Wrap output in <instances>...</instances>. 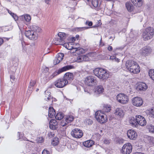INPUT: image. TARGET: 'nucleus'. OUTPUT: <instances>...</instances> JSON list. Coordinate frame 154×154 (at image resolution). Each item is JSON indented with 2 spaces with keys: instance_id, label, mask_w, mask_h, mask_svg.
I'll return each instance as SVG.
<instances>
[{
  "instance_id": "nucleus-3",
  "label": "nucleus",
  "mask_w": 154,
  "mask_h": 154,
  "mask_svg": "<svg viewBox=\"0 0 154 154\" xmlns=\"http://www.w3.org/2000/svg\"><path fill=\"white\" fill-rule=\"evenodd\" d=\"M102 111L98 110L95 113V117L98 122L100 123H104L107 120V116L103 113Z\"/></svg>"
},
{
  "instance_id": "nucleus-1",
  "label": "nucleus",
  "mask_w": 154,
  "mask_h": 154,
  "mask_svg": "<svg viewBox=\"0 0 154 154\" xmlns=\"http://www.w3.org/2000/svg\"><path fill=\"white\" fill-rule=\"evenodd\" d=\"M125 66L128 71L131 73L137 74L140 72L139 66L134 61L131 60H128L126 63Z\"/></svg>"
},
{
  "instance_id": "nucleus-53",
  "label": "nucleus",
  "mask_w": 154,
  "mask_h": 154,
  "mask_svg": "<svg viewBox=\"0 0 154 154\" xmlns=\"http://www.w3.org/2000/svg\"><path fill=\"white\" fill-rule=\"evenodd\" d=\"M10 77L11 79V81L12 82L13 81H14L15 79V77L14 75H10Z\"/></svg>"
},
{
  "instance_id": "nucleus-5",
  "label": "nucleus",
  "mask_w": 154,
  "mask_h": 154,
  "mask_svg": "<svg viewBox=\"0 0 154 154\" xmlns=\"http://www.w3.org/2000/svg\"><path fill=\"white\" fill-rule=\"evenodd\" d=\"M85 81V84L88 86H93L96 85L97 83L96 78L92 75L87 77Z\"/></svg>"
},
{
  "instance_id": "nucleus-59",
  "label": "nucleus",
  "mask_w": 154,
  "mask_h": 154,
  "mask_svg": "<svg viewBox=\"0 0 154 154\" xmlns=\"http://www.w3.org/2000/svg\"><path fill=\"white\" fill-rule=\"evenodd\" d=\"M4 42L3 39L0 38V46H1L3 43Z\"/></svg>"
},
{
  "instance_id": "nucleus-15",
  "label": "nucleus",
  "mask_w": 154,
  "mask_h": 154,
  "mask_svg": "<svg viewBox=\"0 0 154 154\" xmlns=\"http://www.w3.org/2000/svg\"><path fill=\"white\" fill-rule=\"evenodd\" d=\"M114 114L117 118H123L125 114L123 109L120 108H117L115 110Z\"/></svg>"
},
{
  "instance_id": "nucleus-61",
  "label": "nucleus",
  "mask_w": 154,
  "mask_h": 154,
  "mask_svg": "<svg viewBox=\"0 0 154 154\" xmlns=\"http://www.w3.org/2000/svg\"><path fill=\"white\" fill-rule=\"evenodd\" d=\"M8 13L12 16V14H14V13H12L11 11L8 10Z\"/></svg>"
},
{
  "instance_id": "nucleus-11",
  "label": "nucleus",
  "mask_w": 154,
  "mask_h": 154,
  "mask_svg": "<svg viewBox=\"0 0 154 154\" xmlns=\"http://www.w3.org/2000/svg\"><path fill=\"white\" fill-rule=\"evenodd\" d=\"M25 36L30 40H35L37 38V35L31 30L26 31L25 32Z\"/></svg>"
},
{
  "instance_id": "nucleus-57",
  "label": "nucleus",
  "mask_w": 154,
  "mask_h": 154,
  "mask_svg": "<svg viewBox=\"0 0 154 154\" xmlns=\"http://www.w3.org/2000/svg\"><path fill=\"white\" fill-rule=\"evenodd\" d=\"M120 60L119 59V58H117L116 57V58H115L114 60V61L118 63L120 62Z\"/></svg>"
},
{
  "instance_id": "nucleus-26",
  "label": "nucleus",
  "mask_w": 154,
  "mask_h": 154,
  "mask_svg": "<svg viewBox=\"0 0 154 154\" xmlns=\"http://www.w3.org/2000/svg\"><path fill=\"white\" fill-rule=\"evenodd\" d=\"M131 1L137 7H140L142 4V0H131Z\"/></svg>"
},
{
  "instance_id": "nucleus-34",
  "label": "nucleus",
  "mask_w": 154,
  "mask_h": 154,
  "mask_svg": "<svg viewBox=\"0 0 154 154\" xmlns=\"http://www.w3.org/2000/svg\"><path fill=\"white\" fill-rule=\"evenodd\" d=\"M147 142L149 144L152 145L154 144V137L148 136L147 137Z\"/></svg>"
},
{
  "instance_id": "nucleus-13",
  "label": "nucleus",
  "mask_w": 154,
  "mask_h": 154,
  "mask_svg": "<svg viewBox=\"0 0 154 154\" xmlns=\"http://www.w3.org/2000/svg\"><path fill=\"white\" fill-rule=\"evenodd\" d=\"M137 118V125H139L141 126H144L146 125V121L143 116L140 115H137L136 116Z\"/></svg>"
},
{
  "instance_id": "nucleus-50",
  "label": "nucleus",
  "mask_w": 154,
  "mask_h": 154,
  "mask_svg": "<svg viewBox=\"0 0 154 154\" xmlns=\"http://www.w3.org/2000/svg\"><path fill=\"white\" fill-rule=\"evenodd\" d=\"M110 140L106 138L103 141L104 143L106 144H108L110 143Z\"/></svg>"
},
{
  "instance_id": "nucleus-17",
  "label": "nucleus",
  "mask_w": 154,
  "mask_h": 154,
  "mask_svg": "<svg viewBox=\"0 0 154 154\" xmlns=\"http://www.w3.org/2000/svg\"><path fill=\"white\" fill-rule=\"evenodd\" d=\"M63 78L64 79L66 82H67L68 84L69 82H71L73 80V74L71 72H67L64 74Z\"/></svg>"
},
{
  "instance_id": "nucleus-63",
  "label": "nucleus",
  "mask_w": 154,
  "mask_h": 154,
  "mask_svg": "<svg viewBox=\"0 0 154 154\" xmlns=\"http://www.w3.org/2000/svg\"><path fill=\"white\" fill-rule=\"evenodd\" d=\"M72 41L74 42L75 41V37H73L72 38Z\"/></svg>"
},
{
  "instance_id": "nucleus-9",
  "label": "nucleus",
  "mask_w": 154,
  "mask_h": 154,
  "mask_svg": "<svg viewBox=\"0 0 154 154\" xmlns=\"http://www.w3.org/2000/svg\"><path fill=\"white\" fill-rule=\"evenodd\" d=\"M67 84V82L63 78L57 79L54 82V85L58 88H62L65 86Z\"/></svg>"
},
{
  "instance_id": "nucleus-4",
  "label": "nucleus",
  "mask_w": 154,
  "mask_h": 154,
  "mask_svg": "<svg viewBox=\"0 0 154 154\" xmlns=\"http://www.w3.org/2000/svg\"><path fill=\"white\" fill-rule=\"evenodd\" d=\"M154 33L153 29L151 27L146 28L143 33V37L144 40L146 41L151 39Z\"/></svg>"
},
{
  "instance_id": "nucleus-19",
  "label": "nucleus",
  "mask_w": 154,
  "mask_h": 154,
  "mask_svg": "<svg viewBox=\"0 0 154 154\" xmlns=\"http://www.w3.org/2000/svg\"><path fill=\"white\" fill-rule=\"evenodd\" d=\"M59 38H58L57 41L59 42V45H61L64 42V40L65 38L66 34L64 32H59L58 34Z\"/></svg>"
},
{
  "instance_id": "nucleus-45",
  "label": "nucleus",
  "mask_w": 154,
  "mask_h": 154,
  "mask_svg": "<svg viewBox=\"0 0 154 154\" xmlns=\"http://www.w3.org/2000/svg\"><path fill=\"white\" fill-rule=\"evenodd\" d=\"M60 62V61L58 60V59L56 57L54 60V64L55 65H56L58 64Z\"/></svg>"
},
{
  "instance_id": "nucleus-23",
  "label": "nucleus",
  "mask_w": 154,
  "mask_h": 154,
  "mask_svg": "<svg viewBox=\"0 0 154 154\" xmlns=\"http://www.w3.org/2000/svg\"><path fill=\"white\" fill-rule=\"evenodd\" d=\"M94 142L92 140H89L84 142L83 144V145L87 147H90L94 144Z\"/></svg>"
},
{
  "instance_id": "nucleus-40",
  "label": "nucleus",
  "mask_w": 154,
  "mask_h": 154,
  "mask_svg": "<svg viewBox=\"0 0 154 154\" xmlns=\"http://www.w3.org/2000/svg\"><path fill=\"white\" fill-rule=\"evenodd\" d=\"M64 57V54L62 53H59L58 54L57 56L56 57L58 60L60 61H61L63 59Z\"/></svg>"
},
{
  "instance_id": "nucleus-52",
  "label": "nucleus",
  "mask_w": 154,
  "mask_h": 154,
  "mask_svg": "<svg viewBox=\"0 0 154 154\" xmlns=\"http://www.w3.org/2000/svg\"><path fill=\"white\" fill-rule=\"evenodd\" d=\"M68 123L66 122L65 121V122H64L63 120V121H62L61 124V125L62 126H64L65 125H67Z\"/></svg>"
},
{
  "instance_id": "nucleus-33",
  "label": "nucleus",
  "mask_w": 154,
  "mask_h": 154,
  "mask_svg": "<svg viewBox=\"0 0 154 154\" xmlns=\"http://www.w3.org/2000/svg\"><path fill=\"white\" fill-rule=\"evenodd\" d=\"M35 84V81L31 80L29 82V85L28 91H29V92H31L33 88V87Z\"/></svg>"
},
{
  "instance_id": "nucleus-14",
  "label": "nucleus",
  "mask_w": 154,
  "mask_h": 154,
  "mask_svg": "<svg viewBox=\"0 0 154 154\" xmlns=\"http://www.w3.org/2000/svg\"><path fill=\"white\" fill-rule=\"evenodd\" d=\"M128 137L130 139L134 140L137 138V135L136 131L133 130H128L127 132Z\"/></svg>"
},
{
  "instance_id": "nucleus-36",
  "label": "nucleus",
  "mask_w": 154,
  "mask_h": 154,
  "mask_svg": "<svg viewBox=\"0 0 154 154\" xmlns=\"http://www.w3.org/2000/svg\"><path fill=\"white\" fill-rule=\"evenodd\" d=\"M74 117L72 116H68L66 117L65 121L68 124L69 123L72 122L74 119Z\"/></svg>"
},
{
  "instance_id": "nucleus-46",
  "label": "nucleus",
  "mask_w": 154,
  "mask_h": 154,
  "mask_svg": "<svg viewBox=\"0 0 154 154\" xmlns=\"http://www.w3.org/2000/svg\"><path fill=\"white\" fill-rule=\"evenodd\" d=\"M44 139L42 137H39L38 139V142L39 143H42L43 142Z\"/></svg>"
},
{
  "instance_id": "nucleus-44",
  "label": "nucleus",
  "mask_w": 154,
  "mask_h": 154,
  "mask_svg": "<svg viewBox=\"0 0 154 154\" xmlns=\"http://www.w3.org/2000/svg\"><path fill=\"white\" fill-rule=\"evenodd\" d=\"M71 45V43H67L64 44V46L68 50H71L72 49H74V48L73 46H71V48H69V44Z\"/></svg>"
},
{
  "instance_id": "nucleus-29",
  "label": "nucleus",
  "mask_w": 154,
  "mask_h": 154,
  "mask_svg": "<svg viewBox=\"0 0 154 154\" xmlns=\"http://www.w3.org/2000/svg\"><path fill=\"white\" fill-rule=\"evenodd\" d=\"M111 110V106L109 105H104L103 106V110L104 112H108Z\"/></svg>"
},
{
  "instance_id": "nucleus-55",
  "label": "nucleus",
  "mask_w": 154,
  "mask_h": 154,
  "mask_svg": "<svg viewBox=\"0 0 154 154\" xmlns=\"http://www.w3.org/2000/svg\"><path fill=\"white\" fill-rule=\"evenodd\" d=\"M48 135H49V136L51 137H53L54 136V134L52 132H50V133H49L48 134Z\"/></svg>"
},
{
  "instance_id": "nucleus-35",
  "label": "nucleus",
  "mask_w": 154,
  "mask_h": 154,
  "mask_svg": "<svg viewBox=\"0 0 154 154\" xmlns=\"http://www.w3.org/2000/svg\"><path fill=\"white\" fill-rule=\"evenodd\" d=\"M146 127L149 132L154 133V126L151 124H148Z\"/></svg>"
},
{
  "instance_id": "nucleus-64",
  "label": "nucleus",
  "mask_w": 154,
  "mask_h": 154,
  "mask_svg": "<svg viewBox=\"0 0 154 154\" xmlns=\"http://www.w3.org/2000/svg\"><path fill=\"white\" fill-rule=\"evenodd\" d=\"M10 38H5L6 39L7 41H8L9 39H10Z\"/></svg>"
},
{
  "instance_id": "nucleus-21",
  "label": "nucleus",
  "mask_w": 154,
  "mask_h": 154,
  "mask_svg": "<svg viewBox=\"0 0 154 154\" xmlns=\"http://www.w3.org/2000/svg\"><path fill=\"white\" fill-rule=\"evenodd\" d=\"M31 30L34 32L35 34L41 32V28L35 24H32L29 26V27Z\"/></svg>"
},
{
  "instance_id": "nucleus-42",
  "label": "nucleus",
  "mask_w": 154,
  "mask_h": 154,
  "mask_svg": "<svg viewBox=\"0 0 154 154\" xmlns=\"http://www.w3.org/2000/svg\"><path fill=\"white\" fill-rule=\"evenodd\" d=\"M124 141L125 140L124 139L120 138H118L116 140V142L119 144L123 143Z\"/></svg>"
},
{
  "instance_id": "nucleus-51",
  "label": "nucleus",
  "mask_w": 154,
  "mask_h": 154,
  "mask_svg": "<svg viewBox=\"0 0 154 154\" xmlns=\"http://www.w3.org/2000/svg\"><path fill=\"white\" fill-rule=\"evenodd\" d=\"M42 154H50L49 152L47 149H44L42 152Z\"/></svg>"
},
{
  "instance_id": "nucleus-49",
  "label": "nucleus",
  "mask_w": 154,
  "mask_h": 154,
  "mask_svg": "<svg viewBox=\"0 0 154 154\" xmlns=\"http://www.w3.org/2000/svg\"><path fill=\"white\" fill-rule=\"evenodd\" d=\"M12 17L14 18L15 21L17 20L18 19V17L16 14H12Z\"/></svg>"
},
{
  "instance_id": "nucleus-58",
  "label": "nucleus",
  "mask_w": 154,
  "mask_h": 154,
  "mask_svg": "<svg viewBox=\"0 0 154 154\" xmlns=\"http://www.w3.org/2000/svg\"><path fill=\"white\" fill-rule=\"evenodd\" d=\"M108 50L109 51H112V48L111 46H109L108 47Z\"/></svg>"
},
{
  "instance_id": "nucleus-48",
  "label": "nucleus",
  "mask_w": 154,
  "mask_h": 154,
  "mask_svg": "<svg viewBox=\"0 0 154 154\" xmlns=\"http://www.w3.org/2000/svg\"><path fill=\"white\" fill-rule=\"evenodd\" d=\"M85 24L86 25H88L89 26H91L92 25L93 23L91 21L87 20L86 21Z\"/></svg>"
},
{
  "instance_id": "nucleus-39",
  "label": "nucleus",
  "mask_w": 154,
  "mask_h": 154,
  "mask_svg": "<svg viewBox=\"0 0 154 154\" xmlns=\"http://www.w3.org/2000/svg\"><path fill=\"white\" fill-rule=\"evenodd\" d=\"M58 138L54 137L51 142V144L53 146H55L58 145Z\"/></svg>"
},
{
  "instance_id": "nucleus-7",
  "label": "nucleus",
  "mask_w": 154,
  "mask_h": 154,
  "mask_svg": "<svg viewBox=\"0 0 154 154\" xmlns=\"http://www.w3.org/2000/svg\"><path fill=\"white\" fill-rule=\"evenodd\" d=\"M132 146L129 143L125 144L120 151L122 154H130L132 151Z\"/></svg>"
},
{
  "instance_id": "nucleus-32",
  "label": "nucleus",
  "mask_w": 154,
  "mask_h": 154,
  "mask_svg": "<svg viewBox=\"0 0 154 154\" xmlns=\"http://www.w3.org/2000/svg\"><path fill=\"white\" fill-rule=\"evenodd\" d=\"M74 49L75 50V51H76V53L79 54H82L85 52L84 49L82 48H74Z\"/></svg>"
},
{
  "instance_id": "nucleus-54",
  "label": "nucleus",
  "mask_w": 154,
  "mask_h": 154,
  "mask_svg": "<svg viewBox=\"0 0 154 154\" xmlns=\"http://www.w3.org/2000/svg\"><path fill=\"white\" fill-rule=\"evenodd\" d=\"M88 28H89L88 27H85L79 28V30L82 31V30H84V29H88Z\"/></svg>"
},
{
  "instance_id": "nucleus-43",
  "label": "nucleus",
  "mask_w": 154,
  "mask_h": 154,
  "mask_svg": "<svg viewBox=\"0 0 154 154\" xmlns=\"http://www.w3.org/2000/svg\"><path fill=\"white\" fill-rule=\"evenodd\" d=\"M149 113L150 116L151 117L154 118V107L151 109Z\"/></svg>"
},
{
  "instance_id": "nucleus-2",
  "label": "nucleus",
  "mask_w": 154,
  "mask_h": 154,
  "mask_svg": "<svg viewBox=\"0 0 154 154\" xmlns=\"http://www.w3.org/2000/svg\"><path fill=\"white\" fill-rule=\"evenodd\" d=\"M95 75L102 80L107 79L109 76V73L105 70L101 68H97L93 70Z\"/></svg>"
},
{
  "instance_id": "nucleus-24",
  "label": "nucleus",
  "mask_w": 154,
  "mask_h": 154,
  "mask_svg": "<svg viewBox=\"0 0 154 154\" xmlns=\"http://www.w3.org/2000/svg\"><path fill=\"white\" fill-rule=\"evenodd\" d=\"M56 112L55 110L52 107H50L49 108L48 116L49 117L52 118L54 116Z\"/></svg>"
},
{
  "instance_id": "nucleus-31",
  "label": "nucleus",
  "mask_w": 154,
  "mask_h": 154,
  "mask_svg": "<svg viewBox=\"0 0 154 154\" xmlns=\"http://www.w3.org/2000/svg\"><path fill=\"white\" fill-rule=\"evenodd\" d=\"M45 100L49 101L51 98V92L48 90L46 91L45 92Z\"/></svg>"
},
{
  "instance_id": "nucleus-28",
  "label": "nucleus",
  "mask_w": 154,
  "mask_h": 154,
  "mask_svg": "<svg viewBox=\"0 0 154 154\" xmlns=\"http://www.w3.org/2000/svg\"><path fill=\"white\" fill-rule=\"evenodd\" d=\"M78 60H80V61H88L89 60V57L84 55H81L78 57Z\"/></svg>"
},
{
  "instance_id": "nucleus-38",
  "label": "nucleus",
  "mask_w": 154,
  "mask_h": 154,
  "mask_svg": "<svg viewBox=\"0 0 154 154\" xmlns=\"http://www.w3.org/2000/svg\"><path fill=\"white\" fill-rule=\"evenodd\" d=\"M148 73L149 76L151 78V79L154 80V69H151L149 70L148 72Z\"/></svg>"
},
{
  "instance_id": "nucleus-20",
  "label": "nucleus",
  "mask_w": 154,
  "mask_h": 154,
  "mask_svg": "<svg viewBox=\"0 0 154 154\" xmlns=\"http://www.w3.org/2000/svg\"><path fill=\"white\" fill-rule=\"evenodd\" d=\"M49 127L53 130H56L58 128V123L55 119H51L49 122Z\"/></svg>"
},
{
  "instance_id": "nucleus-22",
  "label": "nucleus",
  "mask_w": 154,
  "mask_h": 154,
  "mask_svg": "<svg viewBox=\"0 0 154 154\" xmlns=\"http://www.w3.org/2000/svg\"><path fill=\"white\" fill-rule=\"evenodd\" d=\"M129 121L130 124L132 127H136L137 126V123L138 122H137L136 116L135 118L134 117H131L130 118Z\"/></svg>"
},
{
  "instance_id": "nucleus-18",
  "label": "nucleus",
  "mask_w": 154,
  "mask_h": 154,
  "mask_svg": "<svg viewBox=\"0 0 154 154\" xmlns=\"http://www.w3.org/2000/svg\"><path fill=\"white\" fill-rule=\"evenodd\" d=\"M146 84L143 82H139L137 84V89L140 91H145L147 88Z\"/></svg>"
},
{
  "instance_id": "nucleus-56",
  "label": "nucleus",
  "mask_w": 154,
  "mask_h": 154,
  "mask_svg": "<svg viewBox=\"0 0 154 154\" xmlns=\"http://www.w3.org/2000/svg\"><path fill=\"white\" fill-rule=\"evenodd\" d=\"M116 56L115 55L111 56L110 57V59L114 61V60L115 59V58H116Z\"/></svg>"
},
{
  "instance_id": "nucleus-27",
  "label": "nucleus",
  "mask_w": 154,
  "mask_h": 154,
  "mask_svg": "<svg viewBox=\"0 0 154 154\" xmlns=\"http://www.w3.org/2000/svg\"><path fill=\"white\" fill-rule=\"evenodd\" d=\"M103 88L101 85L98 86L95 89V92L97 94H100L103 91Z\"/></svg>"
},
{
  "instance_id": "nucleus-47",
  "label": "nucleus",
  "mask_w": 154,
  "mask_h": 154,
  "mask_svg": "<svg viewBox=\"0 0 154 154\" xmlns=\"http://www.w3.org/2000/svg\"><path fill=\"white\" fill-rule=\"evenodd\" d=\"M86 123L88 125H91L92 124V121L90 119H86Z\"/></svg>"
},
{
  "instance_id": "nucleus-12",
  "label": "nucleus",
  "mask_w": 154,
  "mask_h": 154,
  "mask_svg": "<svg viewBox=\"0 0 154 154\" xmlns=\"http://www.w3.org/2000/svg\"><path fill=\"white\" fill-rule=\"evenodd\" d=\"M133 104L136 106H140L143 103V101L140 97H136L132 100Z\"/></svg>"
},
{
  "instance_id": "nucleus-30",
  "label": "nucleus",
  "mask_w": 154,
  "mask_h": 154,
  "mask_svg": "<svg viewBox=\"0 0 154 154\" xmlns=\"http://www.w3.org/2000/svg\"><path fill=\"white\" fill-rule=\"evenodd\" d=\"M126 7L128 10L130 12L132 11L134 9V6L129 2H127L126 4Z\"/></svg>"
},
{
  "instance_id": "nucleus-6",
  "label": "nucleus",
  "mask_w": 154,
  "mask_h": 154,
  "mask_svg": "<svg viewBox=\"0 0 154 154\" xmlns=\"http://www.w3.org/2000/svg\"><path fill=\"white\" fill-rule=\"evenodd\" d=\"M74 68V66L72 65H67L64 66L59 69L57 72H54L49 77V80L52 79L59 74L67 70Z\"/></svg>"
},
{
  "instance_id": "nucleus-16",
  "label": "nucleus",
  "mask_w": 154,
  "mask_h": 154,
  "mask_svg": "<svg viewBox=\"0 0 154 154\" xmlns=\"http://www.w3.org/2000/svg\"><path fill=\"white\" fill-rule=\"evenodd\" d=\"M152 49L150 47L146 46L144 47L140 50V53L143 55L146 56L151 52Z\"/></svg>"
},
{
  "instance_id": "nucleus-8",
  "label": "nucleus",
  "mask_w": 154,
  "mask_h": 154,
  "mask_svg": "<svg viewBox=\"0 0 154 154\" xmlns=\"http://www.w3.org/2000/svg\"><path fill=\"white\" fill-rule=\"evenodd\" d=\"M116 97L117 101L122 104H126L129 101L128 96L123 94H119Z\"/></svg>"
},
{
  "instance_id": "nucleus-62",
  "label": "nucleus",
  "mask_w": 154,
  "mask_h": 154,
  "mask_svg": "<svg viewBox=\"0 0 154 154\" xmlns=\"http://www.w3.org/2000/svg\"><path fill=\"white\" fill-rule=\"evenodd\" d=\"M134 154H143L142 152H135V153H134Z\"/></svg>"
},
{
  "instance_id": "nucleus-10",
  "label": "nucleus",
  "mask_w": 154,
  "mask_h": 154,
  "mask_svg": "<svg viewBox=\"0 0 154 154\" xmlns=\"http://www.w3.org/2000/svg\"><path fill=\"white\" fill-rule=\"evenodd\" d=\"M71 134L74 138H80L82 137L83 133L81 130L78 128H75L72 130Z\"/></svg>"
},
{
  "instance_id": "nucleus-60",
  "label": "nucleus",
  "mask_w": 154,
  "mask_h": 154,
  "mask_svg": "<svg viewBox=\"0 0 154 154\" xmlns=\"http://www.w3.org/2000/svg\"><path fill=\"white\" fill-rule=\"evenodd\" d=\"M45 3L47 4H49V2L50 1V0H45Z\"/></svg>"
},
{
  "instance_id": "nucleus-37",
  "label": "nucleus",
  "mask_w": 154,
  "mask_h": 154,
  "mask_svg": "<svg viewBox=\"0 0 154 154\" xmlns=\"http://www.w3.org/2000/svg\"><path fill=\"white\" fill-rule=\"evenodd\" d=\"M63 115L62 112L57 113L55 116V119L58 120H60L63 119Z\"/></svg>"
},
{
  "instance_id": "nucleus-41",
  "label": "nucleus",
  "mask_w": 154,
  "mask_h": 154,
  "mask_svg": "<svg viewBox=\"0 0 154 154\" xmlns=\"http://www.w3.org/2000/svg\"><path fill=\"white\" fill-rule=\"evenodd\" d=\"M92 4L95 8L97 7L98 5V0H92Z\"/></svg>"
},
{
  "instance_id": "nucleus-25",
  "label": "nucleus",
  "mask_w": 154,
  "mask_h": 154,
  "mask_svg": "<svg viewBox=\"0 0 154 154\" xmlns=\"http://www.w3.org/2000/svg\"><path fill=\"white\" fill-rule=\"evenodd\" d=\"M19 18L23 20H25L26 22H30L31 18L30 16L27 14L22 15L20 16Z\"/></svg>"
}]
</instances>
